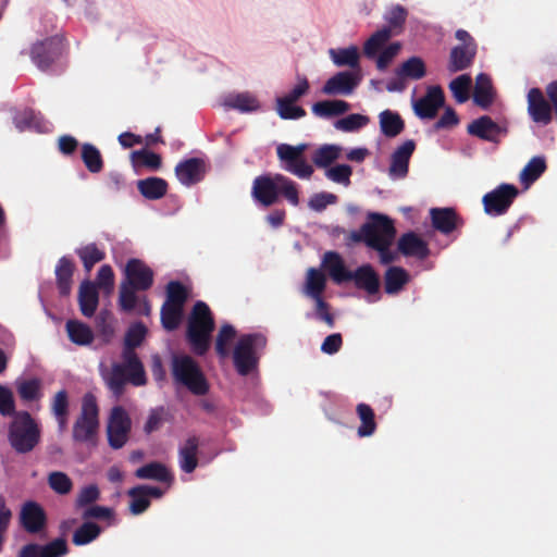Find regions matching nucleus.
Listing matches in <instances>:
<instances>
[{
    "instance_id": "nucleus-39",
    "label": "nucleus",
    "mask_w": 557,
    "mask_h": 557,
    "mask_svg": "<svg viewBox=\"0 0 557 557\" xmlns=\"http://www.w3.org/2000/svg\"><path fill=\"white\" fill-rule=\"evenodd\" d=\"M82 161L86 169L92 173H100L104 168V161L100 150L90 143H85L81 147Z\"/></svg>"
},
{
    "instance_id": "nucleus-58",
    "label": "nucleus",
    "mask_w": 557,
    "mask_h": 557,
    "mask_svg": "<svg viewBox=\"0 0 557 557\" xmlns=\"http://www.w3.org/2000/svg\"><path fill=\"white\" fill-rule=\"evenodd\" d=\"M276 111L283 120H298L306 115V111L301 107L283 98L276 99Z\"/></svg>"
},
{
    "instance_id": "nucleus-63",
    "label": "nucleus",
    "mask_w": 557,
    "mask_h": 557,
    "mask_svg": "<svg viewBox=\"0 0 557 557\" xmlns=\"http://www.w3.org/2000/svg\"><path fill=\"white\" fill-rule=\"evenodd\" d=\"M407 16L408 11L403 5L396 4L392 7L386 15V21L388 23L386 28H389L391 33L396 29L398 30L397 33H399L406 23Z\"/></svg>"
},
{
    "instance_id": "nucleus-61",
    "label": "nucleus",
    "mask_w": 557,
    "mask_h": 557,
    "mask_svg": "<svg viewBox=\"0 0 557 557\" xmlns=\"http://www.w3.org/2000/svg\"><path fill=\"white\" fill-rule=\"evenodd\" d=\"M352 174V169L348 164H336L334 166L327 168L325 170V176L337 184H342L344 186L350 185V176Z\"/></svg>"
},
{
    "instance_id": "nucleus-40",
    "label": "nucleus",
    "mask_w": 557,
    "mask_h": 557,
    "mask_svg": "<svg viewBox=\"0 0 557 557\" xmlns=\"http://www.w3.org/2000/svg\"><path fill=\"white\" fill-rule=\"evenodd\" d=\"M350 109L344 100H323L312 106V112L319 117H332L346 113Z\"/></svg>"
},
{
    "instance_id": "nucleus-2",
    "label": "nucleus",
    "mask_w": 557,
    "mask_h": 557,
    "mask_svg": "<svg viewBox=\"0 0 557 557\" xmlns=\"http://www.w3.org/2000/svg\"><path fill=\"white\" fill-rule=\"evenodd\" d=\"M153 283V270L140 259H129L124 268V278L119 288L120 309L123 312H132L139 300L137 293L150 289Z\"/></svg>"
},
{
    "instance_id": "nucleus-20",
    "label": "nucleus",
    "mask_w": 557,
    "mask_h": 557,
    "mask_svg": "<svg viewBox=\"0 0 557 557\" xmlns=\"http://www.w3.org/2000/svg\"><path fill=\"white\" fill-rule=\"evenodd\" d=\"M467 131L470 135L482 140L497 143L500 135L507 133V128L495 123L488 115L480 116L472 121Z\"/></svg>"
},
{
    "instance_id": "nucleus-38",
    "label": "nucleus",
    "mask_w": 557,
    "mask_h": 557,
    "mask_svg": "<svg viewBox=\"0 0 557 557\" xmlns=\"http://www.w3.org/2000/svg\"><path fill=\"white\" fill-rule=\"evenodd\" d=\"M381 132L389 138L398 136L405 128V122L397 112L384 110L380 113Z\"/></svg>"
},
{
    "instance_id": "nucleus-10",
    "label": "nucleus",
    "mask_w": 557,
    "mask_h": 557,
    "mask_svg": "<svg viewBox=\"0 0 557 557\" xmlns=\"http://www.w3.org/2000/svg\"><path fill=\"white\" fill-rule=\"evenodd\" d=\"M307 149V144H299L297 146L280 144L276 147V156L281 163V168L298 178H310L314 170L305 158Z\"/></svg>"
},
{
    "instance_id": "nucleus-43",
    "label": "nucleus",
    "mask_w": 557,
    "mask_h": 557,
    "mask_svg": "<svg viewBox=\"0 0 557 557\" xmlns=\"http://www.w3.org/2000/svg\"><path fill=\"white\" fill-rule=\"evenodd\" d=\"M131 159L135 169L146 168L150 171H158L162 165L161 156L145 148L133 151Z\"/></svg>"
},
{
    "instance_id": "nucleus-64",
    "label": "nucleus",
    "mask_w": 557,
    "mask_h": 557,
    "mask_svg": "<svg viewBox=\"0 0 557 557\" xmlns=\"http://www.w3.org/2000/svg\"><path fill=\"white\" fill-rule=\"evenodd\" d=\"M97 289H103L104 293L109 294L114 288V272L109 264L100 267L97 273L96 282Z\"/></svg>"
},
{
    "instance_id": "nucleus-47",
    "label": "nucleus",
    "mask_w": 557,
    "mask_h": 557,
    "mask_svg": "<svg viewBox=\"0 0 557 557\" xmlns=\"http://www.w3.org/2000/svg\"><path fill=\"white\" fill-rule=\"evenodd\" d=\"M236 337V330L231 324H223L215 337V352L221 359L230 356V347Z\"/></svg>"
},
{
    "instance_id": "nucleus-44",
    "label": "nucleus",
    "mask_w": 557,
    "mask_h": 557,
    "mask_svg": "<svg viewBox=\"0 0 557 557\" xmlns=\"http://www.w3.org/2000/svg\"><path fill=\"white\" fill-rule=\"evenodd\" d=\"M325 286L326 278L324 274L315 268H310L307 271L305 294L313 300L322 298Z\"/></svg>"
},
{
    "instance_id": "nucleus-25",
    "label": "nucleus",
    "mask_w": 557,
    "mask_h": 557,
    "mask_svg": "<svg viewBox=\"0 0 557 557\" xmlns=\"http://www.w3.org/2000/svg\"><path fill=\"white\" fill-rule=\"evenodd\" d=\"M78 306L82 314L91 318L99 305V293L94 282L85 280L78 288Z\"/></svg>"
},
{
    "instance_id": "nucleus-57",
    "label": "nucleus",
    "mask_w": 557,
    "mask_h": 557,
    "mask_svg": "<svg viewBox=\"0 0 557 557\" xmlns=\"http://www.w3.org/2000/svg\"><path fill=\"white\" fill-rule=\"evenodd\" d=\"M48 484L51 490L60 495H66L73 488V482L71 478L61 471L51 472L48 476Z\"/></svg>"
},
{
    "instance_id": "nucleus-49",
    "label": "nucleus",
    "mask_w": 557,
    "mask_h": 557,
    "mask_svg": "<svg viewBox=\"0 0 557 557\" xmlns=\"http://www.w3.org/2000/svg\"><path fill=\"white\" fill-rule=\"evenodd\" d=\"M396 73L405 76L407 79L418 81L425 76L426 69L421 58L411 57L396 70Z\"/></svg>"
},
{
    "instance_id": "nucleus-56",
    "label": "nucleus",
    "mask_w": 557,
    "mask_h": 557,
    "mask_svg": "<svg viewBox=\"0 0 557 557\" xmlns=\"http://www.w3.org/2000/svg\"><path fill=\"white\" fill-rule=\"evenodd\" d=\"M471 84L472 79L468 74H462L450 82L449 88L457 102L463 103L469 99Z\"/></svg>"
},
{
    "instance_id": "nucleus-29",
    "label": "nucleus",
    "mask_w": 557,
    "mask_h": 557,
    "mask_svg": "<svg viewBox=\"0 0 557 557\" xmlns=\"http://www.w3.org/2000/svg\"><path fill=\"white\" fill-rule=\"evenodd\" d=\"M323 267L336 284L350 282L351 271L347 270L344 260L336 251H327L323 256Z\"/></svg>"
},
{
    "instance_id": "nucleus-1",
    "label": "nucleus",
    "mask_w": 557,
    "mask_h": 557,
    "mask_svg": "<svg viewBox=\"0 0 557 557\" xmlns=\"http://www.w3.org/2000/svg\"><path fill=\"white\" fill-rule=\"evenodd\" d=\"M251 197L264 208L276 205L281 197L293 207L300 203L298 184L281 173L257 176L252 182Z\"/></svg>"
},
{
    "instance_id": "nucleus-18",
    "label": "nucleus",
    "mask_w": 557,
    "mask_h": 557,
    "mask_svg": "<svg viewBox=\"0 0 557 557\" xmlns=\"http://www.w3.org/2000/svg\"><path fill=\"white\" fill-rule=\"evenodd\" d=\"M69 554L67 542L63 537H58L51 542L40 545L29 543L24 545L18 557H63Z\"/></svg>"
},
{
    "instance_id": "nucleus-53",
    "label": "nucleus",
    "mask_w": 557,
    "mask_h": 557,
    "mask_svg": "<svg viewBox=\"0 0 557 557\" xmlns=\"http://www.w3.org/2000/svg\"><path fill=\"white\" fill-rule=\"evenodd\" d=\"M391 38V29L382 28L376 30L364 44L363 51L368 58H373Z\"/></svg>"
},
{
    "instance_id": "nucleus-14",
    "label": "nucleus",
    "mask_w": 557,
    "mask_h": 557,
    "mask_svg": "<svg viewBox=\"0 0 557 557\" xmlns=\"http://www.w3.org/2000/svg\"><path fill=\"white\" fill-rule=\"evenodd\" d=\"M528 114L530 119L542 126H546L553 121L554 108L549 99H546L540 88H531L527 95Z\"/></svg>"
},
{
    "instance_id": "nucleus-8",
    "label": "nucleus",
    "mask_w": 557,
    "mask_h": 557,
    "mask_svg": "<svg viewBox=\"0 0 557 557\" xmlns=\"http://www.w3.org/2000/svg\"><path fill=\"white\" fill-rule=\"evenodd\" d=\"M123 363H113L111 372L106 377L110 391L120 397L125 389L126 383L134 386H143L147 383L146 372L139 357H122Z\"/></svg>"
},
{
    "instance_id": "nucleus-11",
    "label": "nucleus",
    "mask_w": 557,
    "mask_h": 557,
    "mask_svg": "<svg viewBox=\"0 0 557 557\" xmlns=\"http://www.w3.org/2000/svg\"><path fill=\"white\" fill-rule=\"evenodd\" d=\"M132 431V419L122 406L110 410L107 422L108 444L112 449H121L128 442Z\"/></svg>"
},
{
    "instance_id": "nucleus-37",
    "label": "nucleus",
    "mask_w": 557,
    "mask_h": 557,
    "mask_svg": "<svg viewBox=\"0 0 557 557\" xmlns=\"http://www.w3.org/2000/svg\"><path fill=\"white\" fill-rule=\"evenodd\" d=\"M75 253L81 259L84 270L89 273L95 264L106 259V251L95 243L87 244L75 249Z\"/></svg>"
},
{
    "instance_id": "nucleus-19",
    "label": "nucleus",
    "mask_w": 557,
    "mask_h": 557,
    "mask_svg": "<svg viewBox=\"0 0 557 557\" xmlns=\"http://www.w3.org/2000/svg\"><path fill=\"white\" fill-rule=\"evenodd\" d=\"M359 81V76L352 72H338L325 82L322 87V92L330 96H347L355 90Z\"/></svg>"
},
{
    "instance_id": "nucleus-42",
    "label": "nucleus",
    "mask_w": 557,
    "mask_h": 557,
    "mask_svg": "<svg viewBox=\"0 0 557 557\" xmlns=\"http://www.w3.org/2000/svg\"><path fill=\"white\" fill-rule=\"evenodd\" d=\"M546 169L544 157H533L520 172V182L529 187L542 176Z\"/></svg>"
},
{
    "instance_id": "nucleus-23",
    "label": "nucleus",
    "mask_w": 557,
    "mask_h": 557,
    "mask_svg": "<svg viewBox=\"0 0 557 557\" xmlns=\"http://www.w3.org/2000/svg\"><path fill=\"white\" fill-rule=\"evenodd\" d=\"M350 281L358 289L364 290L368 295H376L380 290V276L374 268L367 263L351 271Z\"/></svg>"
},
{
    "instance_id": "nucleus-17",
    "label": "nucleus",
    "mask_w": 557,
    "mask_h": 557,
    "mask_svg": "<svg viewBox=\"0 0 557 557\" xmlns=\"http://www.w3.org/2000/svg\"><path fill=\"white\" fill-rule=\"evenodd\" d=\"M20 523L27 533L39 534L47 527V515L38 503L28 500L21 508Z\"/></svg>"
},
{
    "instance_id": "nucleus-33",
    "label": "nucleus",
    "mask_w": 557,
    "mask_h": 557,
    "mask_svg": "<svg viewBox=\"0 0 557 557\" xmlns=\"http://www.w3.org/2000/svg\"><path fill=\"white\" fill-rule=\"evenodd\" d=\"M409 273L401 267H389L384 274V289L388 295H396L408 284Z\"/></svg>"
},
{
    "instance_id": "nucleus-27",
    "label": "nucleus",
    "mask_w": 557,
    "mask_h": 557,
    "mask_svg": "<svg viewBox=\"0 0 557 557\" xmlns=\"http://www.w3.org/2000/svg\"><path fill=\"white\" fill-rule=\"evenodd\" d=\"M74 271L75 264L70 257L63 256L58 260L54 273L57 287L61 296L70 295L72 290Z\"/></svg>"
},
{
    "instance_id": "nucleus-51",
    "label": "nucleus",
    "mask_w": 557,
    "mask_h": 557,
    "mask_svg": "<svg viewBox=\"0 0 557 557\" xmlns=\"http://www.w3.org/2000/svg\"><path fill=\"white\" fill-rule=\"evenodd\" d=\"M161 324L164 330L172 332L175 331L183 319V308L163 304L161 307Z\"/></svg>"
},
{
    "instance_id": "nucleus-21",
    "label": "nucleus",
    "mask_w": 557,
    "mask_h": 557,
    "mask_svg": "<svg viewBox=\"0 0 557 557\" xmlns=\"http://www.w3.org/2000/svg\"><path fill=\"white\" fill-rule=\"evenodd\" d=\"M206 173V163L200 158H189L175 166V175L181 184L191 186L199 183Z\"/></svg>"
},
{
    "instance_id": "nucleus-31",
    "label": "nucleus",
    "mask_w": 557,
    "mask_h": 557,
    "mask_svg": "<svg viewBox=\"0 0 557 557\" xmlns=\"http://www.w3.org/2000/svg\"><path fill=\"white\" fill-rule=\"evenodd\" d=\"M137 189L144 198L159 200L166 195L169 184L164 178L151 176L137 181Z\"/></svg>"
},
{
    "instance_id": "nucleus-41",
    "label": "nucleus",
    "mask_w": 557,
    "mask_h": 557,
    "mask_svg": "<svg viewBox=\"0 0 557 557\" xmlns=\"http://www.w3.org/2000/svg\"><path fill=\"white\" fill-rule=\"evenodd\" d=\"M356 412L361 421L357 431L358 435L360 437L373 435L377 426L373 409L368 404L361 403L357 405Z\"/></svg>"
},
{
    "instance_id": "nucleus-9",
    "label": "nucleus",
    "mask_w": 557,
    "mask_h": 557,
    "mask_svg": "<svg viewBox=\"0 0 557 557\" xmlns=\"http://www.w3.org/2000/svg\"><path fill=\"white\" fill-rule=\"evenodd\" d=\"M267 345V337L260 333L245 334L237 341L233 350V363L237 373L247 376L259 364V351Z\"/></svg>"
},
{
    "instance_id": "nucleus-46",
    "label": "nucleus",
    "mask_w": 557,
    "mask_h": 557,
    "mask_svg": "<svg viewBox=\"0 0 557 557\" xmlns=\"http://www.w3.org/2000/svg\"><path fill=\"white\" fill-rule=\"evenodd\" d=\"M101 532L102 529L97 523L85 520L73 533L72 542L76 546L87 545L98 539Z\"/></svg>"
},
{
    "instance_id": "nucleus-52",
    "label": "nucleus",
    "mask_w": 557,
    "mask_h": 557,
    "mask_svg": "<svg viewBox=\"0 0 557 557\" xmlns=\"http://www.w3.org/2000/svg\"><path fill=\"white\" fill-rule=\"evenodd\" d=\"M127 494L132 499L129 510L133 515H140L149 508L150 499L147 497L144 485L132 487L128 490Z\"/></svg>"
},
{
    "instance_id": "nucleus-60",
    "label": "nucleus",
    "mask_w": 557,
    "mask_h": 557,
    "mask_svg": "<svg viewBox=\"0 0 557 557\" xmlns=\"http://www.w3.org/2000/svg\"><path fill=\"white\" fill-rule=\"evenodd\" d=\"M100 498V490L96 484L84 486L75 499L76 509H85Z\"/></svg>"
},
{
    "instance_id": "nucleus-22",
    "label": "nucleus",
    "mask_w": 557,
    "mask_h": 557,
    "mask_svg": "<svg viewBox=\"0 0 557 557\" xmlns=\"http://www.w3.org/2000/svg\"><path fill=\"white\" fill-rule=\"evenodd\" d=\"M397 249L404 257H413L419 260H424L430 255L428 243L411 231L398 238Z\"/></svg>"
},
{
    "instance_id": "nucleus-15",
    "label": "nucleus",
    "mask_w": 557,
    "mask_h": 557,
    "mask_svg": "<svg viewBox=\"0 0 557 557\" xmlns=\"http://www.w3.org/2000/svg\"><path fill=\"white\" fill-rule=\"evenodd\" d=\"M445 103L444 91L440 86H431L425 95L413 102V110L420 119L432 120Z\"/></svg>"
},
{
    "instance_id": "nucleus-13",
    "label": "nucleus",
    "mask_w": 557,
    "mask_h": 557,
    "mask_svg": "<svg viewBox=\"0 0 557 557\" xmlns=\"http://www.w3.org/2000/svg\"><path fill=\"white\" fill-rule=\"evenodd\" d=\"M519 194V189L511 184H500L482 198L484 211L488 215L505 214Z\"/></svg>"
},
{
    "instance_id": "nucleus-26",
    "label": "nucleus",
    "mask_w": 557,
    "mask_h": 557,
    "mask_svg": "<svg viewBox=\"0 0 557 557\" xmlns=\"http://www.w3.org/2000/svg\"><path fill=\"white\" fill-rule=\"evenodd\" d=\"M416 149V143L412 139L406 140L392 154L389 173L398 177H404L408 173L409 160Z\"/></svg>"
},
{
    "instance_id": "nucleus-30",
    "label": "nucleus",
    "mask_w": 557,
    "mask_h": 557,
    "mask_svg": "<svg viewBox=\"0 0 557 557\" xmlns=\"http://www.w3.org/2000/svg\"><path fill=\"white\" fill-rule=\"evenodd\" d=\"M199 438L188 437L178 449V463L182 471L191 473L198 466Z\"/></svg>"
},
{
    "instance_id": "nucleus-16",
    "label": "nucleus",
    "mask_w": 557,
    "mask_h": 557,
    "mask_svg": "<svg viewBox=\"0 0 557 557\" xmlns=\"http://www.w3.org/2000/svg\"><path fill=\"white\" fill-rule=\"evenodd\" d=\"M431 224L437 232L449 235L465 225V220L451 207L430 209Z\"/></svg>"
},
{
    "instance_id": "nucleus-24",
    "label": "nucleus",
    "mask_w": 557,
    "mask_h": 557,
    "mask_svg": "<svg viewBox=\"0 0 557 557\" xmlns=\"http://www.w3.org/2000/svg\"><path fill=\"white\" fill-rule=\"evenodd\" d=\"M478 48L468 46H455L449 52L447 70L457 73L472 66L476 57Z\"/></svg>"
},
{
    "instance_id": "nucleus-54",
    "label": "nucleus",
    "mask_w": 557,
    "mask_h": 557,
    "mask_svg": "<svg viewBox=\"0 0 557 557\" xmlns=\"http://www.w3.org/2000/svg\"><path fill=\"white\" fill-rule=\"evenodd\" d=\"M168 409L159 406L150 409L146 423L144 424V432L149 435L160 430L163 423L168 420Z\"/></svg>"
},
{
    "instance_id": "nucleus-50",
    "label": "nucleus",
    "mask_w": 557,
    "mask_h": 557,
    "mask_svg": "<svg viewBox=\"0 0 557 557\" xmlns=\"http://www.w3.org/2000/svg\"><path fill=\"white\" fill-rule=\"evenodd\" d=\"M341 147L336 145H323L312 154V162L318 168H329L341 156Z\"/></svg>"
},
{
    "instance_id": "nucleus-12",
    "label": "nucleus",
    "mask_w": 557,
    "mask_h": 557,
    "mask_svg": "<svg viewBox=\"0 0 557 557\" xmlns=\"http://www.w3.org/2000/svg\"><path fill=\"white\" fill-rule=\"evenodd\" d=\"M63 53V40L52 36L32 46L30 59L40 71H48Z\"/></svg>"
},
{
    "instance_id": "nucleus-7",
    "label": "nucleus",
    "mask_w": 557,
    "mask_h": 557,
    "mask_svg": "<svg viewBox=\"0 0 557 557\" xmlns=\"http://www.w3.org/2000/svg\"><path fill=\"white\" fill-rule=\"evenodd\" d=\"M99 407L97 398L91 393H86L82 399L81 412L72 428V438L75 443L96 446L99 437Z\"/></svg>"
},
{
    "instance_id": "nucleus-3",
    "label": "nucleus",
    "mask_w": 557,
    "mask_h": 557,
    "mask_svg": "<svg viewBox=\"0 0 557 557\" xmlns=\"http://www.w3.org/2000/svg\"><path fill=\"white\" fill-rule=\"evenodd\" d=\"M396 235L393 220L381 213H370L368 221L358 231L350 232L348 238L354 243H363L367 247L381 250L392 246Z\"/></svg>"
},
{
    "instance_id": "nucleus-4",
    "label": "nucleus",
    "mask_w": 557,
    "mask_h": 557,
    "mask_svg": "<svg viewBox=\"0 0 557 557\" xmlns=\"http://www.w3.org/2000/svg\"><path fill=\"white\" fill-rule=\"evenodd\" d=\"M214 319L209 306L199 300L189 314L186 338L197 356H203L210 348L211 334L214 331Z\"/></svg>"
},
{
    "instance_id": "nucleus-35",
    "label": "nucleus",
    "mask_w": 557,
    "mask_h": 557,
    "mask_svg": "<svg viewBox=\"0 0 557 557\" xmlns=\"http://www.w3.org/2000/svg\"><path fill=\"white\" fill-rule=\"evenodd\" d=\"M147 334V327L141 322L132 324L124 338V348L122 357L134 356L138 357L135 349L141 345Z\"/></svg>"
},
{
    "instance_id": "nucleus-55",
    "label": "nucleus",
    "mask_w": 557,
    "mask_h": 557,
    "mask_svg": "<svg viewBox=\"0 0 557 557\" xmlns=\"http://www.w3.org/2000/svg\"><path fill=\"white\" fill-rule=\"evenodd\" d=\"M187 296V289L181 282L171 281L166 285V298L163 304L184 308Z\"/></svg>"
},
{
    "instance_id": "nucleus-36",
    "label": "nucleus",
    "mask_w": 557,
    "mask_h": 557,
    "mask_svg": "<svg viewBox=\"0 0 557 557\" xmlns=\"http://www.w3.org/2000/svg\"><path fill=\"white\" fill-rule=\"evenodd\" d=\"M70 341L78 346H87L94 341V332L89 325L78 320H69L65 324Z\"/></svg>"
},
{
    "instance_id": "nucleus-48",
    "label": "nucleus",
    "mask_w": 557,
    "mask_h": 557,
    "mask_svg": "<svg viewBox=\"0 0 557 557\" xmlns=\"http://www.w3.org/2000/svg\"><path fill=\"white\" fill-rule=\"evenodd\" d=\"M225 106L232 109H236L240 112H253L260 109V102L256 96L249 92H242L235 96H230Z\"/></svg>"
},
{
    "instance_id": "nucleus-32",
    "label": "nucleus",
    "mask_w": 557,
    "mask_h": 557,
    "mask_svg": "<svg viewBox=\"0 0 557 557\" xmlns=\"http://www.w3.org/2000/svg\"><path fill=\"white\" fill-rule=\"evenodd\" d=\"M135 476L140 480H154L162 483L172 484L174 476L170 469L161 462H149L135 471Z\"/></svg>"
},
{
    "instance_id": "nucleus-6",
    "label": "nucleus",
    "mask_w": 557,
    "mask_h": 557,
    "mask_svg": "<svg viewBox=\"0 0 557 557\" xmlns=\"http://www.w3.org/2000/svg\"><path fill=\"white\" fill-rule=\"evenodd\" d=\"M41 438V430L28 411H17L8 429V441L17 454H28Z\"/></svg>"
},
{
    "instance_id": "nucleus-45",
    "label": "nucleus",
    "mask_w": 557,
    "mask_h": 557,
    "mask_svg": "<svg viewBox=\"0 0 557 557\" xmlns=\"http://www.w3.org/2000/svg\"><path fill=\"white\" fill-rule=\"evenodd\" d=\"M330 57L337 66L359 67V50L356 46L330 49Z\"/></svg>"
},
{
    "instance_id": "nucleus-34",
    "label": "nucleus",
    "mask_w": 557,
    "mask_h": 557,
    "mask_svg": "<svg viewBox=\"0 0 557 557\" xmlns=\"http://www.w3.org/2000/svg\"><path fill=\"white\" fill-rule=\"evenodd\" d=\"M473 101L482 109H487L494 101L492 81L485 73H480L476 76Z\"/></svg>"
},
{
    "instance_id": "nucleus-59",
    "label": "nucleus",
    "mask_w": 557,
    "mask_h": 557,
    "mask_svg": "<svg viewBox=\"0 0 557 557\" xmlns=\"http://www.w3.org/2000/svg\"><path fill=\"white\" fill-rule=\"evenodd\" d=\"M41 383L38 379L25 380L17 384V393L24 401H34L40 398Z\"/></svg>"
},
{
    "instance_id": "nucleus-5",
    "label": "nucleus",
    "mask_w": 557,
    "mask_h": 557,
    "mask_svg": "<svg viewBox=\"0 0 557 557\" xmlns=\"http://www.w3.org/2000/svg\"><path fill=\"white\" fill-rule=\"evenodd\" d=\"M171 374L176 385L184 386L193 395L203 396L210 389L209 382L198 362L188 355H174Z\"/></svg>"
},
{
    "instance_id": "nucleus-28",
    "label": "nucleus",
    "mask_w": 557,
    "mask_h": 557,
    "mask_svg": "<svg viewBox=\"0 0 557 557\" xmlns=\"http://www.w3.org/2000/svg\"><path fill=\"white\" fill-rule=\"evenodd\" d=\"M50 410L58 423V430L63 433L67 429L70 418V397L66 389H61L51 399Z\"/></svg>"
},
{
    "instance_id": "nucleus-62",
    "label": "nucleus",
    "mask_w": 557,
    "mask_h": 557,
    "mask_svg": "<svg viewBox=\"0 0 557 557\" xmlns=\"http://www.w3.org/2000/svg\"><path fill=\"white\" fill-rule=\"evenodd\" d=\"M369 123V117L358 113H352L346 117L339 119L335 122V127L343 132H355L366 126Z\"/></svg>"
}]
</instances>
